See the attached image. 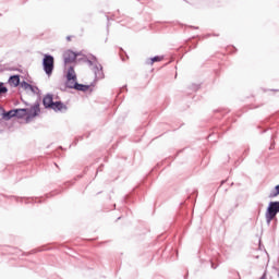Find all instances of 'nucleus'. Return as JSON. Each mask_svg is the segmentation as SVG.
Wrapping results in <instances>:
<instances>
[{"mask_svg": "<svg viewBox=\"0 0 279 279\" xmlns=\"http://www.w3.org/2000/svg\"><path fill=\"white\" fill-rule=\"evenodd\" d=\"M279 213V202H271L266 213V219L268 223H271Z\"/></svg>", "mask_w": 279, "mask_h": 279, "instance_id": "nucleus-1", "label": "nucleus"}, {"mask_svg": "<svg viewBox=\"0 0 279 279\" xmlns=\"http://www.w3.org/2000/svg\"><path fill=\"white\" fill-rule=\"evenodd\" d=\"M43 66L47 75L53 73V57L51 54L44 56Z\"/></svg>", "mask_w": 279, "mask_h": 279, "instance_id": "nucleus-2", "label": "nucleus"}, {"mask_svg": "<svg viewBox=\"0 0 279 279\" xmlns=\"http://www.w3.org/2000/svg\"><path fill=\"white\" fill-rule=\"evenodd\" d=\"M16 110H23L24 112H17L15 117L22 118V117H38V113L40 112V107L38 105L34 106L31 111L28 112L27 109H16Z\"/></svg>", "mask_w": 279, "mask_h": 279, "instance_id": "nucleus-3", "label": "nucleus"}, {"mask_svg": "<svg viewBox=\"0 0 279 279\" xmlns=\"http://www.w3.org/2000/svg\"><path fill=\"white\" fill-rule=\"evenodd\" d=\"M76 58H77V54H75V52L71 50H65L63 52V60L65 64H71V62H75Z\"/></svg>", "mask_w": 279, "mask_h": 279, "instance_id": "nucleus-4", "label": "nucleus"}, {"mask_svg": "<svg viewBox=\"0 0 279 279\" xmlns=\"http://www.w3.org/2000/svg\"><path fill=\"white\" fill-rule=\"evenodd\" d=\"M50 110H54V112H66L68 107L62 101H54Z\"/></svg>", "mask_w": 279, "mask_h": 279, "instance_id": "nucleus-5", "label": "nucleus"}, {"mask_svg": "<svg viewBox=\"0 0 279 279\" xmlns=\"http://www.w3.org/2000/svg\"><path fill=\"white\" fill-rule=\"evenodd\" d=\"M54 102L56 101H53V95H51V94L46 95L43 99V104H44L45 108L51 109Z\"/></svg>", "mask_w": 279, "mask_h": 279, "instance_id": "nucleus-6", "label": "nucleus"}, {"mask_svg": "<svg viewBox=\"0 0 279 279\" xmlns=\"http://www.w3.org/2000/svg\"><path fill=\"white\" fill-rule=\"evenodd\" d=\"M68 82H76L77 75L75 74V70L73 66H70L66 74Z\"/></svg>", "mask_w": 279, "mask_h": 279, "instance_id": "nucleus-7", "label": "nucleus"}, {"mask_svg": "<svg viewBox=\"0 0 279 279\" xmlns=\"http://www.w3.org/2000/svg\"><path fill=\"white\" fill-rule=\"evenodd\" d=\"M9 84L10 86H13L14 88H16V86L21 84V78L19 77V75H13L9 78Z\"/></svg>", "mask_w": 279, "mask_h": 279, "instance_id": "nucleus-8", "label": "nucleus"}, {"mask_svg": "<svg viewBox=\"0 0 279 279\" xmlns=\"http://www.w3.org/2000/svg\"><path fill=\"white\" fill-rule=\"evenodd\" d=\"M19 112L24 113V110H10L7 113H4V119H12V117H16V114H19Z\"/></svg>", "mask_w": 279, "mask_h": 279, "instance_id": "nucleus-9", "label": "nucleus"}, {"mask_svg": "<svg viewBox=\"0 0 279 279\" xmlns=\"http://www.w3.org/2000/svg\"><path fill=\"white\" fill-rule=\"evenodd\" d=\"M74 88H75L76 90L86 92V90H88V88H90V86H88V85H82V84L75 83Z\"/></svg>", "mask_w": 279, "mask_h": 279, "instance_id": "nucleus-10", "label": "nucleus"}, {"mask_svg": "<svg viewBox=\"0 0 279 279\" xmlns=\"http://www.w3.org/2000/svg\"><path fill=\"white\" fill-rule=\"evenodd\" d=\"M20 86L21 88H23V90H34V87H32V85L28 84L27 82H22Z\"/></svg>", "mask_w": 279, "mask_h": 279, "instance_id": "nucleus-11", "label": "nucleus"}, {"mask_svg": "<svg viewBox=\"0 0 279 279\" xmlns=\"http://www.w3.org/2000/svg\"><path fill=\"white\" fill-rule=\"evenodd\" d=\"M278 195H279V184L272 191H270L269 197L274 198V197H278Z\"/></svg>", "mask_w": 279, "mask_h": 279, "instance_id": "nucleus-12", "label": "nucleus"}, {"mask_svg": "<svg viewBox=\"0 0 279 279\" xmlns=\"http://www.w3.org/2000/svg\"><path fill=\"white\" fill-rule=\"evenodd\" d=\"M154 62H162V57H154L150 59V64H154Z\"/></svg>", "mask_w": 279, "mask_h": 279, "instance_id": "nucleus-13", "label": "nucleus"}, {"mask_svg": "<svg viewBox=\"0 0 279 279\" xmlns=\"http://www.w3.org/2000/svg\"><path fill=\"white\" fill-rule=\"evenodd\" d=\"M3 93H8V88L1 87V85H0V95H3Z\"/></svg>", "mask_w": 279, "mask_h": 279, "instance_id": "nucleus-14", "label": "nucleus"}, {"mask_svg": "<svg viewBox=\"0 0 279 279\" xmlns=\"http://www.w3.org/2000/svg\"><path fill=\"white\" fill-rule=\"evenodd\" d=\"M186 1V3H193V1H195V0H185Z\"/></svg>", "mask_w": 279, "mask_h": 279, "instance_id": "nucleus-15", "label": "nucleus"}, {"mask_svg": "<svg viewBox=\"0 0 279 279\" xmlns=\"http://www.w3.org/2000/svg\"><path fill=\"white\" fill-rule=\"evenodd\" d=\"M68 40H71V37H68Z\"/></svg>", "mask_w": 279, "mask_h": 279, "instance_id": "nucleus-16", "label": "nucleus"}]
</instances>
